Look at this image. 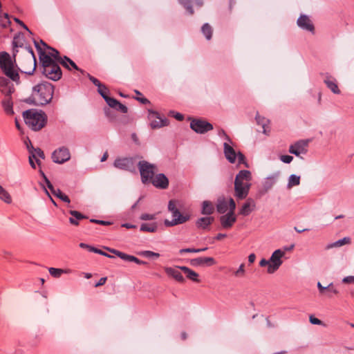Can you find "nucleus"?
<instances>
[{
    "label": "nucleus",
    "instance_id": "obj_1",
    "mask_svg": "<svg viewBox=\"0 0 354 354\" xmlns=\"http://www.w3.org/2000/svg\"><path fill=\"white\" fill-rule=\"evenodd\" d=\"M252 175L250 171L241 170L236 175L234 180V196L237 199L242 200L248 195Z\"/></svg>",
    "mask_w": 354,
    "mask_h": 354
},
{
    "label": "nucleus",
    "instance_id": "obj_2",
    "mask_svg": "<svg viewBox=\"0 0 354 354\" xmlns=\"http://www.w3.org/2000/svg\"><path fill=\"white\" fill-rule=\"evenodd\" d=\"M53 91V86L50 83L38 84L33 88L31 100L35 105H45L51 101Z\"/></svg>",
    "mask_w": 354,
    "mask_h": 354
},
{
    "label": "nucleus",
    "instance_id": "obj_3",
    "mask_svg": "<svg viewBox=\"0 0 354 354\" xmlns=\"http://www.w3.org/2000/svg\"><path fill=\"white\" fill-rule=\"evenodd\" d=\"M23 115L26 124L34 131L40 130L46 123L47 116L42 111L28 110Z\"/></svg>",
    "mask_w": 354,
    "mask_h": 354
},
{
    "label": "nucleus",
    "instance_id": "obj_4",
    "mask_svg": "<svg viewBox=\"0 0 354 354\" xmlns=\"http://www.w3.org/2000/svg\"><path fill=\"white\" fill-rule=\"evenodd\" d=\"M39 58L44 68L43 73L46 77L55 81L59 80L62 71L58 64L53 60L50 55L41 54Z\"/></svg>",
    "mask_w": 354,
    "mask_h": 354
},
{
    "label": "nucleus",
    "instance_id": "obj_5",
    "mask_svg": "<svg viewBox=\"0 0 354 354\" xmlns=\"http://www.w3.org/2000/svg\"><path fill=\"white\" fill-rule=\"evenodd\" d=\"M179 202L176 200H170L168 204V210L171 212L173 219L169 221L165 219V225L167 227H173L186 223L190 219L189 214H182L178 209Z\"/></svg>",
    "mask_w": 354,
    "mask_h": 354
},
{
    "label": "nucleus",
    "instance_id": "obj_6",
    "mask_svg": "<svg viewBox=\"0 0 354 354\" xmlns=\"http://www.w3.org/2000/svg\"><path fill=\"white\" fill-rule=\"evenodd\" d=\"M0 68L3 73L12 81L19 83V76L9 54L0 53Z\"/></svg>",
    "mask_w": 354,
    "mask_h": 354
},
{
    "label": "nucleus",
    "instance_id": "obj_7",
    "mask_svg": "<svg viewBox=\"0 0 354 354\" xmlns=\"http://www.w3.org/2000/svg\"><path fill=\"white\" fill-rule=\"evenodd\" d=\"M21 72L28 75L32 74L36 68V60L32 51H28L24 60L19 62V68Z\"/></svg>",
    "mask_w": 354,
    "mask_h": 354
},
{
    "label": "nucleus",
    "instance_id": "obj_8",
    "mask_svg": "<svg viewBox=\"0 0 354 354\" xmlns=\"http://www.w3.org/2000/svg\"><path fill=\"white\" fill-rule=\"evenodd\" d=\"M223 147L225 156L230 162L234 163L236 160L238 159L239 164H245V156L242 153H236L234 148L227 142H225Z\"/></svg>",
    "mask_w": 354,
    "mask_h": 354
},
{
    "label": "nucleus",
    "instance_id": "obj_9",
    "mask_svg": "<svg viewBox=\"0 0 354 354\" xmlns=\"http://www.w3.org/2000/svg\"><path fill=\"white\" fill-rule=\"evenodd\" d=\"M285 255V252L281 250H275L270 258V265L268 268V272L272 274L277 271L283 263L282 258Z\"/></svg>",
    "mask_w": 354,
    "mask_h": 354
},
{
    "label": "nucleus",
    "instance_id": "obj_10",
    "mask_svg": "<svg viewBox=\"0 0 354 354\" xmlns=\"http://www.w3.org/2000/svg\"><path fill=\"white\" fill-rule=\"evenodd\" d=\"M138 165L142 182L151 180L154 176V166L145 161L140 162Z\"/></svg>",
    "mask_w": 354,
    "mask_h": 354
},
{
    "label": "nucleus",
    "instance_id": "obj_11",
    "mask_svg": "<svg viewBox=\"0 0 354 354\" xmlns=\"http://www.w3.org/2000/svg\"><path fill=\"white\" fill-rule=\"evenodd\" d=\"M217 211L221 214H224L226 212H234L236 208V203L234 199L230 198H219L217 202Z\"/></svg>",
    "mask_w": 354,
    "mask_h": 354
},
{
    "label": "nucleus",
    "instance_id": "obj_12",
    "mask_svg": "<svg viewBox=\"0 0 354 354\" xmlns=\"http://www.w3.org/2000/svg\"><path fill=\"white\" fill-rule=\"evenodd\" d=\"M191 128L198 133H205L212 129L213 126L205 120L195 119L190 123Z\"/></svg>",
    "mask_w": 354,
    "mask_h": 354
},
{
    "label": "nucleus",
    "instance_id": "obj_13",
    "mask_svg": "<svg viewBox=\"0 0 354 354\" xmlns=\"http://www.w3.org/2000/svg\"><path fill=\"white\" fill-rule=\"evenodd\" d=\"M71 158L70 152L67 148L62 147L55 150L52 155L53 161L62 164L68 161Z\"/></svg>",
    "mask_w": 354,
    "mask_h": 354
},
{
    "label": "nucleus",
    "instance_id": "obj_14",
    "mask_svg": "<svg viewBox=\"0 0 354 354\" xmlns=\"http://www.w3.org/2000/svg\"><path fill=\"white\" fill-rule=\"evenodd\" d=\"M151 128L157 129L167 125V120L161 118L158 113L155 111H150L149 114Z\"/></svg>",
    "mask_w": 354,
    "mask_h": 354
},
{
    "label": "nucleus",
    "instance_id": "obj_15",
    "mask_svg": "<svg viewBox=\"0 0 354 354\" xmlns=\"http://www.w3.org/2000/svg\"><path fill=\"white\" fill-rule=\"evenodd\" d=\"M114 166L123 170L133 171L135 169L134 162L132 158H123L116 159L114 162Z\"/></svg>",
    "mask_w": 354,
    "mask_h": 354
},
{
    "label": "nucleus",
    "instance_id": "obj_16",
    "mask_svg": "<svg viewBox=\"0 0 354 354\" xmlns=\"http://www.w3.org/2000/svg\"><path fill=\"white\" fill-rule=\"evenodd\" d=\"M106 249L108 251H109L111 253L115 254L116 256H118V257H120V259H123L124 261L134 262V263H137L138 265H145V264H146V262L140 260L139 259H138L137 257H136L134 256L129 255V254H125L124 252H122L120 251H118L117 250L111 249V248H106Z\"/></svg>",
    "mask_w": 354,
    "mask_h": 354
},
{
    "label": "nucleus",
    "instance_id": "obj_17",
    "mask_svg": "<svg viewBox=\"0 0 354 354\" xmlns=\"http://www.w3.org/2000/svg\"><path fill=\"white\" fill-rule=\"evenodd\" d=\"M236 221L234 212H228L220 217L221 226L224 229H230Z\"/></svg>",
    "mask_w": 354,
    "mask_h": 354
},
{
    "label": "nucleus",
    "instance_id": "obj_18",
    "mask_svg": "<svg viewBox=\"0 0 354 354\" xmlns=\"http://www.w3.org/2000/svg\"><path fill=\"white\" fill-rule=\"evenodd\" d=\"M41 174H42V176L44 177V179L45 180V183H46L48 188L50 190L52 194L53 195H55V196H57V198H60L62 201H64L66 203H70L69 198L66 195L63 194L59 189H55L54 188V187L53 186V185L51 184V183L50 182V180L44 175V174L41 173Z\"/></svg>",
    "mask_w": 354,
    "mask_h": 354
},
{
    "label": "nucleus",
    "instance_id": "obj_19",
    "mask_svg": "<svg viewBox=\"0 0 354 354\" xmlns=\"http://www.w3.org/2000/svg\"><path fill=\"white\" fill-rule=\"evenodd\" d=\"M307 145V142L304 140L298 141L290 147L289 152L299 156L301 153L306 152Z\"/></svg>",
    "mask_w": 354,
    "mask_h": 354
},
{
    "label": "nucleus",
    "instance_id": "obj_20",
    "mask_svg": "<svg viewBox=\"0 0 354 354\" xmlns=\"http://www.w3.org/2000/svg\"><path fill=\"white\" fill-rule=\"evenodd\" d=\"M37 48L40 50V55L41 54H44L46 55H50L51 59L54 60L55 62H58L63 66H67L66 63L59 56V52L54 48H48V51L47 53L42 52L41 48L39 46L38 44H36Z\"/></svg>",
    "mask_w": 354,
    "mask_h": 354
},
{
    "label": "nucleus",
    "instance_id": "obj_21",
    "mask_svg": "<svg viewBox=\"0 0 354 354\" xmlns=\"http://www.w3.org/2000/svg\"><path fill=\"white\" fill-rule=\"evenodd\" d=\"M0 91L5 95H10L14 92L13 85L6 78L0 76Z\"/></svg>",
    "mask_w": 354,
    "mask_h": 354
},
{
    "label": "nucleus",
    "instance_id": "obj_22",
    "mask_svg": "<svg viewBox=\"0 0 354 354\" xmlns=\"http://www.w3.org/2000/svg\"><path fill=\"white\" fill-rule=\"evenodd\" d=\"M151 183L156 187L165 189L168 186L169 180L164 174H160L153 177Z\"/></svg>",
    "mask_w": 354,
    "mask_h": 354
},
{
    "label": "nucleus",
    "instance_id": "obj_23",
    "mask_svg": "<svg viewBox=\"0 0 354 354\" xmlns=\"http://www.w3.org/2000/svg\"><path fill=\"white\" fill-rule=\"evenodd\" d=\"M30 155L29 156V162H30V165H31V167L33 168V169H35V164L34 162V159L36 160L37 163L38 165L40 164V161L39 160V158H41V159H44L45 156H44V153L43 152V151H41L40 149H32V151H30Z\"/></svg>",
    "mask_w": 354,
    "mask_h": 354
},
{
    "label": "nucleus",
    "instance_id": "obj_24",
    "mask_svg": "<svg viewBox=\"0 0 354 354\" xmlns=\"http://www.w3.org/2000/svg\"><path fill=\"white\" fill-rule=\"evenodd\" d=\"M165 273L169 276L174 279L176 281L183 283L185 281V279L181 272L178 268L171 267H165L164 268Z\"/></svg>",
    "mask_w": 354,
    "mask_h": 354
},
{
    "label": "nucleus",
    "instance_id": "obj_25",
    "mask_svg": "<svg viewBox=\"0 0 354 354\" xmlns=\"http://www.w3.org/2000/svg\"><path fill=\"white\" fill-rule=\"evenodd\" d=\"M298 26L306 30L313 32L314 30V26L312 24L308 17L306 15H301L297 20Z\"/></svg>",
    "mask_w": 354,
    "mask_h": 354
},
{
    "label": "nucleus",
    "instance_id": "obj_26",
    "mask_svg": "<svg viewBox=\"0 0 354 354\" xmlns=\"http://www.w3.org/2000/svg\"><path fill=\"white\" fill-rule=\"evenodd\" d=\"M255 203L252 198H248L239 210V214L243 216L249 215L254 209Z\"/></svg>",
    "mask_w": 354,
    "mask_h": 354
},
{
    "label": "nucleus",
    "instance_id": "obj_27",
    "mask_svg": "<svg viewBox=\"0 0 354 354\" xmlns=\"http://www.w3.org/2000/svg\"><path fill=\"white\" fill-rule=\"evenodd\" d=\"M178 268L183 271L187 279L194 282H200V280L198 279V274L195 271L189 269L186 266H180L178 267Z\"/></svg>",
    "mask_w": 354,
    "mask_h": 354
},
{
    "label": "nucleus",
    "instance_id": "obj_28",
    "mask_svg": "<svg viewBox=\"0 0 354 354\" xmlns=\"http://www.w3.org/2000/svg\"><path fill=\"white\" fill-rule=\"evenodd\" d=\"M324 82L327 87L334 93L339 94L340 90L338 88L337 81L333 77H327L324 80Z\"/></svg>",
    "mask_w": 354,
    "mask_h": 354
},
{
    "label": "nucleus",
    "instance_id": "obj_29",
    "mask_svg": "<svg viewBox=\"0 0 354 354\" xmlns=\"http://www.w3.org/2000/svg\"><path fill=\"white\" fill-rule=\"evenodd\" d=\"M214 263V259L212 257H199L192 260V265H212Z\"/></svg>",
    "mask_w": 354,
    "mask_h": 354
},
{
    "label": "nucleus",
    "instance_id": "obj_30",
    "mask_svg": "<svg viewBox=\"0 0 354 354\" xmlns=\"http://www.w3.org/2000/svg\"><path fill=\"white\" fill-rule=\"evenodd\" d=\"M2 106L6 114H13L12 102L10 95H5V97L2 101Z\"/></svg>",
    "mask_w": 354,
    "mask_h": 354
},
{
    "label": "nucleus",
    "instance_id": "obj_31",
    "mask_svg": "<svg viewBox=\"0 0 354 354\" xmlns=\"http://www.w3.org/2000/svg\"><path fill=\"white\" fill-rule=\"evenodd\" d=\"M214 218L213 217H203L199 218L196 223V225L197 227L202 228V229H206L208 226H209L213 222H214Z\"/></svg>",
    "mask_w": 354,
    "mask_h": 354
},
{
    "label": "nucleus",
    "instance_id": "obj_32",
    "mask_svg": "<svg viewBox=\"0 0 354 354\" xmlns=\"http://www.w3.org/2000/svg\"><path fill=\"white\" fill-rule=\"evenodd\" d=\"M256 120H257L258 124L262 126L263 132L265 134H267L270 131L269 120L263 117H261L259 115H257Z\"/></svg>",
    "mask_w": 354,
    "mask_h": 354
},
{
    "label": "nucleus",
    "instance_id": "obj_33",
    "mask_svg": "<svg viewBox=\"0 0 354 354\" xmlns=\"http://www.w3.org/2000/svg\"><path fill=\"white\" fill-rule=\"evenodd\" d=\"M50 274L55 277V278H59L62 274H68L71 272V270L70 269H61V268H50L48 269Z\"/></svg>",
    "mask_w": 354,
    "mask_h": 354
},
{
    "label": "nucleus",
    "instance_id": "obj_34",
    "mask_svg": "<svg viewBox=\"0 0 354 354\" xmlns=\"http://www.w3.org/2000/svg\"><path fill=\"white\" fill-rule=\"evenodd\" d=\"M157 230L158 225L156 223H142L140 228V230L144 232H155Z\"/></svg>",
    "mask_w": 354,
    "mask_h": 354
},
{
    "label": "nucleus",
    "instance_id": "obj_35",
    "mask_svg": "<svg viewBox=\"0 0 354 354\" xmlns=\"http://www.w3.org/2000/svg\"><path fill=\"white\" fill-rule=\"evenodd\" d=\"M69 213L73 216L69 218L70 223L75 225H78L77 220H81L86 218V216L77 211L71 210Z\"/></svg>",
    "mask_w": 354,
    "mask_h": 354
},
{
    "label": "nucleus",
    "instance_id": "obj_36",
    "mask_svg": "<svg viewBox=\"0 0 354 354\" xmlns=\"http://www.w3.org/2000/svg\"><path fill=\"white\" fill-rule=\"evenodd\" d=\"M214 207L211 202L205 201L203 203V214L209 215L212 214L214 212Z\"/></svg>",
    "mask_w": 354,
    "mask_h": 354
},
{
    "label": "nucleus",
    "instance_id": "obj_37",
    "mask_svg": "<svg viewBox=\"0 0 354 354\" xmlns=\"http://www.w3.org/2000/svg\"><path fill=\"white\" fill-rule=\"evenodd\" d=\"M10 19L8 14L0 11V26L6 28L10 25Z\"/></svg>",
    "mask_w": 354,
    "mask_h": 354
},
{
    "label": "nucleus",
    "instance_id": "obj_38",
    "mask_svg": "<svg viewBox=\"0 0 354 354\" xmlns=\"http://www.w3.org/2000/svg\"><path fill=\"white\" fill-rule=\"evenodd\" d=\"M0 199L6 203L12 202L10 194L0 185Z\"/></svg>",
    "mask_w": 354,
    "mask_h": 354
},
{
    "label": "nucleus",
    "instance_id": "obj_39",
    "mask_svg": "<svg viewBox=\"0 0 354 354\" xmlns=\"http://www.w3.org/2000/svg\"><path fill=\"white\" fill-rule=\"evenodd\" d=\"M300 183V176L291 175L288 179V187L290 189L294 186L299 185Z\"/></svg>",
    "mask_w": 354,
    "mask_h": 354
},
{
    "label": "nucleus",
    "instance_id": "obj_40",
    "mask_svg": "<svg viewBox=\"0 0 354 354\" xmlns=\"http://www.w3.org/2000/svg\"><path fill=\"white\" fill-rule=\"evenodd\" d=\"M350 243H351V239L348 237H344V239H340V240L333 243V244L329 245L328 248H333V247H335V248L341 247L344 245L349 244Z\"/></svg>",
    "mask_w": 354,
    "mask_h": 354
},
{
    "label": "nucleus",
    "instance_id": "obj_41",
    "mask_svg": "<svg viewBox=\"0 0 354 354\" xmlns=\"http://www.w3.org/2000/svg\"><path fill=\"white\" fill-rule=\"evenodd\" d=\"M202 32L207 39H210L212 35V28L208 24H205L202 27Z\"/></svg>",
    "mask_w": 354,
    "mask_h": 354
},
{
    "label": "nucleus",
    "instance_id": "obj_42",
    "mask_svg": "<svg viewBox=\"0 0 354 354\" xmlns=\"http://www.w3.org/2000/svg\"><path fill=\"white\" fill-rule=\"evenodd\" d=\"M332 293L334 295H338L339 291L333 286V283H330L328 286H326V293L324 295H326L328 297L330 298V297H332V295H331Z\"/></svg>",
    "mask_w": 354,
    "mask_h": 354
},
{
    "label": "nucleus",
    "instance_id": "obj_43",
    "mask_svg": "<svg viewBox=\"0 0 354 354\" xmlns=\"http://www.w3.org/2000/svg\"><path fill=\"white\" fill-rule=\"evenodd\" d=\"M140 255L147 257V258H151V257H155L158 258L160 257V254L157 252H154L149 250H145L142 251L139 253Z\"/></svg>",
    "mask_w": 354,
    "mask_h": 354
},
{
    "label": "nucleus",
    "instance_id": "obj_44",
    "mask_svg": "<svg viewBox=\"0 0 354 354\" xmlns=\"http://www.w3.org/2000/svg\"><path fill=\"white\" fill-rule=\"evenodd\" d=\"M98 93L102 96V97L105 100V97H108L109 95V91L108 89V88L104 85V84H102L101 86H100L98 87Z\"/></svg>",
    "mask_w": 354,
    "mask_h": 354
},
{
    "label": "nucleus",
    "instance_id": "obj_45",
    "mask_svg": "<svg viewBox=\"0 0 354 354\" xmlns=\"http://www.w3.org/2000/svg\"><path fill=\"white\" fill-rule=\"evenodd\" d=\"M179 2L189 11L190 15H193L194 11L191 7L192 0H179Z\"/></svg>",
    "mask_w": 354,
    "mask_h": 354
},
{
    "label": "nucleus",
    "instance_id": "obj_46",
    "mask_svg": "<svg viewBox=\"0 0 354 354\" xmlns=\"http://www.w3.org/2000/svg\"><path fill=\"white\" fill-rule=\"evenodd\" d=\"M105 101L109 104V106L114 109L117 108V105L119 104V102L117 100L112 98L109 96L107 98L105 97Z\"/></svg>",
    "mask_w": 354,
    "mask_h": 354
},
{
    "label": "nucleus",
    "instance_id": "obj_47",
    "mask_svg": "<svg viewBox=\"0 0 354 354\" xmlns=\"http://www.w3.org/2000/svg\"><path fill=\"white\" fill-rule=\"evenodd\" d=\"M206 250H207V248H203V249L185 248V249L180 250V254H182L185 252H199L201 251H205Z\"/></svg>",
    "mask_w": 354,
    "mask_h": 354
},
{
    "label": "nucleus",
    "instance_id": "obj_48",
    "mask_svg": "<svg viewBox=\"0 0 354 354\" xmlns=\"http://www.w3.org/2000/svg\"><path fill=\"white\" fill-rule=\"evenodd\" d=\"M245 274V265L241 264L239 269L234 272L236 277H243Z\"/></svg>",
    "mask_w": 354,
    "mask_h": 354
},
{
    "label": "nucleus",
    "instance_id": "obj_49",
    "mask_svg": "<svg viewBox=\"0 0 354 354\" xmlns=\"http://www.w3.org/2000/svg\"><path fill=\"white\" fill-rule=\"evenodd\" d=\"M309 321L312 324H315V325H323L324 326L325 324L323 323L322 321H321L320 319H319L318 318H316L315 317H314L313 315H310L309 317Z\"/></svg>",
    "mask_w": 354,
    "mask_h": 354
},
{
    "label": "nucleus",
    "instance_id": "obj_50",
    "mask_svg": "<svg viewBox=\"0 0 354 354\" xmlns=\"http://www.w3.org/2000/svg\"><path fill=\"white\" fill-rule=\"evenodd\" d=\"M156 218L155 214H142L140 216V219L142 221H151Z\"/></svg>",
    "mask_w": 354,
    "mask_h": 354
},
{
    "label": "nucleus",
    "instance_id": "obj_51",
    "mask_svg": "<svg viewBox=\"0 0 354 354\" xmlns=\"http://www.w3.org/2000/svg\"><path fill=\"white\" fill-rule=\"evenodd\" d=\"M64 61L66 63L67 66H64L66 68H68V64H70L73 68H75V70H79L77 66L75 64V62H73L72 60H71L70 59L67 58V57H64Z\"/></svg>",
    "mask_w": 354,
    "mask_h": 354
},
{
    "label": "nucleus",
    "instance_id": "obj_52",
    "mask_svg": "<svg viewBox=\"0 0 354 354\" xmlns=\"http://www.w3.org/2000/svg\"><path fill=\"white\" fill-rule=\"evenodd\" d=\"M91 252H95V253H97V254H102L103 256H105V257H109V258H111L112 256L106 254V252H103L102 250H100V249H97V248H91Z\"/></svg>",
    "mask_w": 354,
    "mask_h": 354
},
{
    "label": "nucleus",
    "instance_id": "obj_53",
    "mask_svg": "<svg viewBox=\"0 0 354 354\" xmlns=\"http://www.w3.org/2000/svg\"><path fill=\"white\" fill-rule=\"evenodd\" d=\"M293 158L291 156L283 155L281 156L280 160L285 163H290L292 162Z\"/></svg>",
    "mask_w": 354,
    "mask_h": 354
},
{
    "label": "nucleus",
    "instance_id": "obj_54",
    "mask_svg": "<svg viewBox=\"0 0 354 354\" xmlns=\"http://www.w3.org/2000/svg\"><path fill=\"white\" fill-rule=\"evenodd\" d=\"M169 115L174 117L178 121H182L184 119L183 115L179 113H175L174 111H170Z\"/></svg>",
    "mask_w": 354,
    "mask_h": 354
},
{
    "label": "nucleus",
    "instance_id": "obj_55",
    "mask_svg": "<svg viewBox=\"0 0 354 354\" xmlns=\"http://www.w3.org/2000/svg\"><path fill=\"white\" fill-rule=\"evenodd\" d=\"M115 109L120 111L124 113L127 112V107L120 102H119V104L117 105V108H115Z\"/></svg>",
    "mask_w": 354,
    "mask_h": 354
},
{
    "label": "nucleus",
    "instance_id": "obj_56",
    "mask_svg": "<svg viewBox=\"0 0 354 354\" xmlns=\"http://www.w3.org/2000/svg\"><path fill=\"white\" fill-rule=\"evenodd\" d=\"M342 281L344 283H354V277L349 276V277H344Z\"/></svg>",
    "mask_w": 354,
    "mask_h": 354
},
{
    "label": "nucleus",
    "instance_id": "obj_57",
    "mask_svg": "<svg viewBox=\"0 0 354 354\" xmlns=\"http://www.w3.org/2000/svg\"><path fill=\"white\" fill-rule=\"evenodd\" d=\"M89 80L96 86L97 88L101 86L102 84L95 77L89 75Z\"/></svg>",
    "mask_w": 354,
    "mask_h": 354
},
{
    "label": "nucleus",
    "instance_id": "obj_58",
    "mask_svg": "<svg viewBox=\"0 0 354 354\" xmlns=\"http://www.w3.org/2000/svg\"><path fill=\"white\" fill-rule=\"evenodd\" d=\"M317 288L320 294L324 295L326 293V287L323 286L320 282L317 283Z\"/></svg>",
    "mask_w": 354,
    "mask_h": 354
},
{
    "label": "nucleus",
    "instance_id": "obj_59",
    "mask_svg": "<svg viewBox=\"0 0 354 354\" xmlns=\"http://www.w3.org/2000/svg\"><path fill=\"white\" fill-rule=\"evenodd\" d=\"M269 265H270V259L266 260L265 259H262L259 262V266L261 267L268 266V268H269Z\"/></svg>",
    "mask_w": 354,
    "mask_h": 354
},
{
    "label": "nucleus",
    "instance_id": "obj_60",
    "mask_svg": "<svg viewBox=\"0 0 354 354\" xmlns=\"http://www.w3.org/2000/svg\"><path fill=\"white\" fill-rule=\"evenodd\" d=\"M106 280H107L106 277H102L99 280V281L97 283H95V287L97 288V287H100L101 286H103L106 283Z\"/></svg>",
    "mask_w": 354,
    "mask_h": 354
},
{
    "label": "nucleus",
    "instance_id": "obj_61",
    "mask_svg": "<svg viewBox=\"0 0 354 354\" xmlns=\"http://www.w3.org/2000/svg\"><path fill=\"white\" fill-rule=\"evenodd\" d=\"M121 227H125V228H127V229H135V228H136V225H132V224H130V223L122 224Z\"/></svg>",
    "mask_w": 354,
    "mask_h": 354
},
{
    "label": "nucleus",
    "instance_id": "obj_62",
    "mask_svg": "<svg viewBox=\"0 0 354 354\" xmlns=\"http://www.w3.org/2000/svg\"><path fill=\"white\" fill-rule=\"evenodd\" d=\"M227 236V235L225 234H221V233H219L216 236H215V239L217 240V241H221L222 239H223L224 238H225Z\"/></svg>",
    "mask_w": 354,
    "mask_h": 354
},
{
    "label": "nucleus",
    "instance_id": "obj_63",
    "mask_svg": "<svg viewBox=\"0 0 354 354\" xmlns=\"http://www.w3.org/2000/svg\"><path fill=\"white\" fill-rule=\"evenodd\" d=\"M256 259V256L254 254H250L248 257V261L250 263H252L254 262Z\"/></svg>",
    "mask_w": 354,
    "mask_h": 354
},
{
    "label": "nucleus",
    "instance_id": "obj_64",
    "mask_svg": "<svg viewBox=\"0 0 354 354\" xmlns=\"http://www.w3.org/2000/svg\"><path fill=\"white\" fill-rule=\"evenodd\" d=\"M80 247L82 248H86L88 249L89 251H91V248H93L92 246H90L86 243H81L80 244Z\"/></svg>",
    "mask_w": 354,
    "mask_h": 354
}]
</instances>
